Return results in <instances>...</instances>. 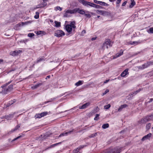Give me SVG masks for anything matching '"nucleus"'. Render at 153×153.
<instances>
[{
  "instance_id": "nucleus-42",
  "label": "nucleus",
  "mask_w": 153,
  "mask_h": 153,
  "mask_svg": "<svg viewBox=\"0 0 153 153\" xmlns=\"http://www.w3.org/2000/svg\"><path fill=\"white\" fill-rule=\"evenodd\" d=\"M61 143V142H59V143H55V144H53L51 145L50 146V148L53 147H54V146H57L58 144H60Z\"/></svg>"
},
{
  "instance_id": "nucleus-31",
  "label": "nucleus",
  "mask_w": 153,
  "mask_h": 153,
  "mask_svg": "<svg viewBox=\"0 0 153 153\" xmlns=\"http://www.w3.org/2000/svg\"><path fill=\"white\" fill-rule=\"evenodd\" d=\"M43 7H43V5H42L41 3H40V4H38V5H37L35 7H34V9H37V8Z\"/></svg>"
},
{
  "instance_id": "nucleus-38",
  "label": "nucleus",
  "mask_w": 153,
  "mask_h": 153,
  "mask_svg": "<svg viewBox=\"0 0 153 153\" xmlns=\"http://www.w3.org/2000/svg\"><path fill=\"white\" fill-rule=\"evenodd\" d=\"M39 13L38 12H36V15L34 17L35 19H38L39 18Z\"/></svg>"
},
{
  "instance_id": "nucleus-4",
  "label": "nucleus",
  "mask_w": 153,
  "mask_h": 153,
  "mask_svg": "<svg viewBox=\"0 0 153 153\" xmlns=\"http://www.w3.org/2000/svg\"><path fill=\"white\" fill-rule=\"evenodd\" d=\"M13 85H9L8 88H5L2 90V91L0 92V94L1 93L3 94H5L8 93L9 92L11 91L13 88Z\"/></svg>"
},
{
  "instance_id": "nucleus-15",
  "label": "nucleus",
  "mask_w": 153,
  "mask_h": 153,
  "mask_svg": "<svg viewBox=\"0 0 153 153\" xmlns=\"http://www.w3.org/2000/svg\"><path fill=\"white\" fill-rule=\"evenodd\" d=\"M151 136V134L149 133L148 134L144 136L142 139L141 140L142 141H144V140L149 139Z\"/></svg>"
},
{
  "instance_id": "nucleus-23",
  "label": "nucleus",
  "mask_w": 153,
  "mask_h": 153,
  "mask_svg": "<svg viewBox=\"0 0 153 153\" xmlns=\"http://www.w3.org/2000/svg\"><path fill=\"white\" fill-rule=\"evenodd\" d=\"M46 34V33L43 31H37L36 33V34L38 35H42V36L43 35H45Z\"/></svg>"
},
{
  "instance_id": "nucleus-35",
  "label": "nucleus",
  "mask_w": 153,
  "mask_h": 153,
  "mask_svg": "<svg viewBox=\"0 0 153 153\" xmlns=\"http://www.w3.org/2000/svg\"><path fill=\"white\" fill-rule=\"evenodd\" d=\"M147 32L149 33H153V27L150 28L149 30H147Z\"/></svg>"
},
{
  "instance_id": "nucleus-60",
  "label": "nucleus",
  "mask_w": 153,
  "mask_h": 153,
  "mask_svg": "<svg viewBox=\"0 0 153 153\" xmlns=\"http://www.w3.org/2000/svg\"><path fill=\"white\" fill-rule=\"evenodd\" d=\"M85 30H83L82 31V34H85Z\"/></svg>"
},
{
  "instance_id": "nucleus-63",
  "label": "nucleus",
  "mask_w": 153,
  "mask_h": 153,
  "mask_svg": "<svg viewBox=\"0 0 153 153\" xmlns=\"http://www.w3.org/2000/svg\"><path fill=\"white\" fill-rule=\"evenodd\" d=\"M3 62V60L2 59H0V64Z\"/></svg>"
},
{
  "instance_id": "nucleus-22",
  "label": "nucleus",
  "mask_w": 153,
  "mask_h": 153,
  "mask_svg": "<svg viewBox=\"0 0 153 153\" xmlns=\"http://www.w3.org/2000/svg\"><path fill=\"white\" fill-rule=\"evenodd\" d=\"M147 121L145 117L143 118L141 120L139 121V123L140 124H144L146 123Z\"/></svg>"
},
{
  "instance_id": "nucleus-62",
  "label": "nucleus",
  "mask_w": 153,
  "mask_h": 153,
  "mask_svg": "<svg viewBox=\"0 0 153 153\" xmlns=\"http://www.w3.org/2000/svg\"><path fill=\"white\" fill-rule=\"evenodd\" d=\"M31 22V21H28L25 22V23L27 24L28 23H30Z\"/></svg>"
},
{
  "instance_id": "nucleus-25",
  "label": "nucleus",
  "mask_w": 153,
  "mask_h": 153,
  "mask_svg": "<svg viewBox=\"0 0 153 153\" xmlns=\"http://www.w3.org/2000/svg\"><path fill=\"white\" fill-rule=\"evenodd\" d=\"M82 82H83V81L79 80L78 82H76L75 85L77 86H79L82 84Z\"/></svg>"
},
{
  "instance_id": "nucleus-46",
  "label": "nucleus",
  "mask_w": 153,
  "mask_h": 153,
  "mask_svg": "<svg viewBox=\"0 0 153 153\" xmlns=\"http://www.w3.org/2000/svg\"><path fill=\"white\" fill-rule=\"evenodd\" d=\"M11 82V81H10V82H9L8 83H6L5 85H3L2 86H1V87L3 88L4 87H5V86H7Z\"/></svg>"
},
{
  "instance_id": "nucleus-30",
  "label": "nucleus",
  "mask_w": 153,
  "mask_h": 153,
  "mask_svg": "<svg viewBox=\"0 0 153 153\" xmlns=\"http://www.w3.org/2000/svg\"><path fill=\"white\" fill-rule=\"evenodd\" d=\"M97 13L100 14L102 15H103L105 12L103 11L100 10H97L96 11Z\"/></svg>"
},
{
  "instance_id": "nucleus-47",
  "label": "nucleus",
  "mask_w": 153,
  "mask_h": 153,
  "mask_svg": "<svg viewBox=\"0 0 153 153\" xmlns=\"http://www.w3.org/2000/svg\"><path fill=\"white\" fill-rule=\"evenodd\" d=\"M43 60H44L43 59V58H40L39 59H37V62H40Z\"/></svg>"
},
{
  "instance_id": "nucleus-13",
  "label": "nucleus",
  "mask_w": 153,
  "mask_h": 153,
  "mask_svg": "<svg viewBox=\"0 0 153 153\" xmlns=\"http://www.w3.org/2000/svg\"><path fill=\"white\" fill-rule=\"evenodd\" d=\"M76 13L78 12L81 14H84L85 13V11L82 9H80L79 8H76Z\"/></svg>"
},
{
  "instance_id": "nucleus-29",
  "label": "nucleus",
  "mask_w": 153,
  "mask_h": 153,
  "mask_svg": "<svg viewBox=\"0 0 153 153\" xmlns=\"http://www.w3.org/2000/svg\"><path fill=\"white\" fill-rule=\"evenodd\" d=\"M100 4L102 5V6H109V4H108L103 1H100Z\"/></svg>"
},
{
  "instance_id": "nucleus-61",
  "label": "nucleus",
  "mask_w": 153,
  "mask_h": 153,
  "mask_svg": "<svg viewBox=\"0 0 153 153\" xmlns=\"http://www.w3.org/2000/svg\"><path fill=\"white\" fill-rule=\"evenodd\" d=\"M96 39V37H93L91 39V40L92 41H93V40H95Z\"/></svg>"
},
{
  "instance_id": "nucleus-24",
  "label": "nucleus",
  "mask_w": 153,
  "mask_h": 153,
  "mask_svg": "<svg viewBox=\"0 0 153 153\" xmlns=\"http://www.w3.org/2000/svg\"><path fill=\"white\" fill-rule=\"evenodd\" d=\"M131 3L129 7L130 8H132L135 4V3L134 0H131Z\"/></svg>"
},
{
  "instance_id": "nucleus-12",
  "label": "nucleus",
  "mask_w": 153,
  "mask_h": 153,
  "mask_svg": "<svg viewBox=\"0 0 153 153\" xmlns=\"http://www.w3.org/2000/svg\"><path fill=\"white\" fill-rule=\"evenodd\" d=\"M128 105L127 104H125L121 105L119 108H118V112H120L124 108H126L128 107Z\"/></svg>"
},
{
  "instance_id": "nucleus-34",
  "label": "nucleus",
  "mask_w": 153,
  "mask_h": 153,
  "mask_svg": "<svg viewBox=\"0 0 153 153\" xmlns=\"http://www.w3.org/2000/svg\"><path fill=\"white\" fill-rule=\"evenodd\" d=\"M140 43V41H134L131 43V45H137Z\"/></svg>"
},
{
  "instance_id": "nucleus-45",
  "label": "nucleus",
  "mask_w": 153,
  "mask_h": 153,
  "mask_svg": "<svg viewBox=\"0 0 153 153\" xmlns=\"http://www.w3.org/2000/svg\"><path fill=\"white\" fill-rule=\"evenodd\" d=\"M97 134V133H95L94 134H91V135L90 136H89V137L90 138L93 137H95L96 135Z\"/></svg>"
},
{
  "instance_id": "nucleus-37",
  "label": "nucleus",
  "mask_w": 153,
  "mask_h": 153,
  "mask_svg": "<svg viewBox=\"0 0 153 153\" xmlns=\"http://www.w3.org/2000/svg\"><path fill=\"white\" fill-rule=\"evenodd\" d=\"M111 107V105L110 104H108L104 106V108L105 109H107Z\"/></svg>"
},
{
  "instance_id": "nucleus-21",
  "label": "nucleus",
  "mask_w": 153,
  "mask_h": 153,
  "mask_svg": "<svg viewBox=\"0 0 153 153\" xmlns=\"http://www.w3.org/2000/svg\"><path fill=\"white\" fill-rule=\"evenodd\" d=\"M147 121L145 117L143 118L141 120L139 121V123L140 124H144L146 123Z\"/></svg>"
},
{
  "instance_id": "nucleus-55",
  "label": "nucleus",
  "mask_w": 153,
  "mask_h": 153,
  "mask_svg": "<svg viewBox=\"0 0 153 153\" xmlns=\"http://www.w3.org/2000/svg\"><path fill=\"white\" fill-rule=\"evenodd\" d=\"M121 0H117L116 4H119L121 2Z\"/></svg>"
},
{
  "instance_id": "nucleus-2",
  "label": "nucleus",
  "mask_w": 153,
  "mask_h": 153,
  "mask_svg": "<svg viewBox=\"0 0 153 153\" xmlns=\"http://www.w3.org/2000/svg\"><path fill=\"white\" fill-rule=\"evenodd\" d=\"M75 25V22L73 21L71 22L70 24L66 25L65 28L67 31L70 33H71L72 30H74V29L76 28Z\"/></svg>"
},
{
  "instance_id": "nucleus-49",
  "label": "nucleus",
  "mask_w": 153,
  "mask_h": 153,
  "mask_svg": "<svg viewBox=\"0 0 153 153\" xmlns=\"http://www.w3.org/2000/svg\"><path fill=\"white\" fill-rule=\"evenodd\" d=\"M99 114H96V117L94 118V120H97L98 119L97 117H99Z\"/></svg>"
},
{
  "instance_id": "nucleus-6",
  "label": "nucleus",
  "mask_w": 153,
  "mask_h": 153,
  "mask_svg": "<svg viewBox=\"0 0 153 153\" xmlns=\"http://www.w3.org/2000/svg\"><path fill=\"white\" fill-rule=\"evenodd\" d=\"M152 63L151 62H147L144 64H143L142 65L138 67V68L139 69L143 70L147 68L151 65L152 64Z\"/></svg>"
},
{
  "instance_id": "nucleus-59",
  "label": "nucleus",
  "mask_w": 153,
  "mask_h": 153,
  "mask_svg": "<svg viewBox=\"0 0 153 153\" xmlns=\"http://www.w3.org/2000/svg\"><path fill=\"white\" fill-rule=\"evenodd\" d=\"M153 100V99H152V98L150 99V100L148 101V102H152Z\"/></svg>"
},
{
  "instance_id": "nucleus-48",
  "label": "nucleus",
  "mask_w": 153,
  "mask_h": 153,
  "mask_svg": "<svg viewBox=\"0 0 153 153\" xmlns=\"http://www.w3.org/2000/svg\"><path fill=\"white\" fill-rule=\"evenodd\" d=\"M84 147V145H81L79 146V147L77 148V149H79V151L80 150L83 148Z\"/></svg>"
},
{
  "instance_id": "nucleus-43",
  "label": "nucleus",
  "mask_w": 153,
  "mask_h": 153,
  "mask_svg": "<svg viewBox=\"0 0 153 153\" xmlns=\"http://www.w3.org/2000/svg\"><path fill=\"white\" fill-rule=\"evenodd\" d=\"M34 35H35L33 33H29L28 34L27 36L28 37H32L33 36H34Z\"/></svg>"
},
{
  "instance_id": "nucleus-5",
  "label": "nucleus",
  "mask_w": 153,
  "mask_h": 153,
  "mask_svg": "<svg viewBox=\"0 0 153 153\" xmlns=\"http://www.w3.org/2000/svg\"><path fill=\"white\" fill-rule=\"evenodd\" d=\"M65 35L64 32L62 30H56L54 33V36L58 37H62Z\"/></svg>"
},
{
  "instance_id": "nucleus-44",
  "label": "nucleus",
  "mask_w": 153,
  "mask_h": 153,
  "mask_svg": "<svg viewBox=\"0 0 153 153\" xmlns=\"http://www.w3.org/2000/svg\"><path fill=\"white\" fill-rule=\"evenodd\" d=\"M74 153H80V152H79V149H75L73 151Z\"/></svg>"
},
{
  "instance_id": "nucleus-52",
  "label": "nucleus",
  "mask_w": 153,
  "mask_h": 153,
  "mask_svg": "<svg viewBox=\"0 0 153 153\" xmlns=\"http://www.w3.org/2000/svg\"><path fill=\"white\" fill-rule=\"evenodd\" d=\"M94 2L95 3H96L97 4H100V1H98L97 0H94Z\"/></svg>"
},
{
  "instance_id": "nucleus-10",
  "label": "nucleus",
  "mask_w": 153,
  "mask_h": 153,
  "mask_svg": "<svg viewBox=\"0 0 153 153\" xmlns=\"http://www.w3.org/2000/svg\"><path fill=\"white\" fill-rule=\"evenodd\" d=\"M123 51L122 50H121L119 52L117 53L114 56V58L115 59L117 58L120 56L122 55L123 53Z\"/></svg>"
},
{
  "instance_id": "nucleus-32",
  "label": "nucleus",
  "mask_w": 153,
  "mask_h": 153,
  "mask_svg": "<svg viewBox=\"0 0 153 153\" xmlns=\"http://www.w3.org/2000/svg\"><path fill=\"white\" fill-rule=\"evenodd\" d=\"M48 0H43V2L41 3L42 5H43V7H44L47 4V3H46L47 1Z\"/></svg>"
},
{
  "instance_id": "nucleus-16",
  "label": "nucleus",
  "mask_w": 153,
  "mask_h": 153,
  "mask_svg": "<svg viewBox=\"0 0 153 153\" xmlns=\"http://www.w3.org/2000/svg\"><path fill=\"white\" fill-rule=\"evenodd\" d=\"M90 104V103L89 102L86 103L82 105V106H79V108L80 109H84L89 106Z\"/></svg>"
},
{
  "instance_id": "nucleus-19",
  "label": "nucleus",
  "mask_w": 153,
  "mask_h": 153,
  "mask_svg": "<svg viewBox=\"0 0 153 153\" xmlns=\"http://www.w3.org/2000/svg\"><path fill=\"white\" fill-rule=\"evenodd\" d=\"M147 121L153 120V114L149 116H146L145 117Z\"/></svg>"
},
{
  "instance_id": "nucleus-40",
  "label": "nucleus",
  "mask_w": 153,
  "mask_h": 153,
  "mask_svg": "<svg viewBox=\"0 0 153 153\" xmlns=\"http://www.w3.org/2000/svg\"><path fill=\"white\" fill-rule=\"evenodd\" d=\"M151 124L150 123H149L148 124H147L146 126V128L148 130L151 127Z\"/></svg>"
},
{
  "instance_id": "nucleus-27",
  "label": "nucleus",
  "mask_w": 153,
  "mask_h": 153,
  "mask_svg": "<svg viewBox=\"0 0 153 153\" xmlns=\"http://www.w3.org/2000/svg\"><path fill=\"white\" fill-rule=\"evenodd\" d=\"M54 23L55 24V26L57 27H59L60 26L61 23L59 22H58L56 21L54 22Z\"/></svg>"
},
{
  "instance_id": "nucleus-3",
  "label": "nucleus",
  "mask_w": 153,
  "mask_h": 153,
  "mask_svg": "<svg viewBox=\"0 0 153 153\" xmlns=\"http://www.w3.org/2000/svg\"><path fill=\"white\" fill-rule=\"evenodd\" d=\"M112 43H111L109 39H106L104 42L102 46V48L104 50L105 48H108L109 47H111L112 45Z\"/></svg>"
},
{
  "instance_id": "nucleus-41",
  "label": "nucleus",
  "mask_w": 153,
  "mask_h": 153,
  "mask_svg": "<svg viewBox=\"0 0 153 153\" xmlns=\"http://www.w3.org/2000/svg\"><path fill=\"white\" fill-rule=\"evenodd\" d=\"M35 117L36 118H39L42 117L41 115V113L36 114Z\"/></svg>"
},
{
  "instance_id": "nucleus-26",
  "label": "nucleus",
  "mask_w": 153,
  "mask_h": 153,
  "mask_svg": "<svg viewBox=\"0 0 153 153\" xmlns=\"http://www.w3.org/2000/svg\"><path fill=\"white\" fill-rule=\"evenodd\" d=\"M109 126L108 123H106L103 124L102 126V128L103 129H106L108 128Z\"/></svg>"
},
{
  "instance_id": "nucleus-50",
  "label": "nucleus",
  "mask_w": 153,
  "mask_h": 153,
  "mask_svg": "<svg viewBox=\"0 0 153 153\" xmlns=\"http://www.w3.org/2000/svg\"><path fill=\"white\" fill-rule=\"evenodd\" d=\"M27 41H28V40L27 39H25V40H21V41H20V42H24V43H25Z\"/></svg>"
},
{
  "instance_id": "nucleus-1",
  "label": "nucleus",
  "mask_w": 153,
  "mask_h": 153,
  "mask_svg": "<svg viewBox=\"0 0 153 153\" xmlns=\"http://www.w3.org/2000/svg\"><path fill=\"white\" fill-rule=\"evenodd\" d=\"M78 1L80 3L82 4L83 5L86 7L89 6L96 8H99L100 7V6L99 5H96L93 3L86 1L85 0H78Z\"/></svg>"
},
{
  "instance_id": "nucleus-39",
  "label": "nucleus",
  "mask_w": 153,
  "mask_h": 153,
  "mask_svg": "<svg viewBox=\"0 0 153 153\" xmlns=\"http://www.w3.org/2000/svg\"><path fill=\"white\" fill-rule=\"evenodd\" d=\"M47 114H48V112H44L41 113V115L42 117H43L45 116Z\"/></svg>"
},
{
  "instance_id": "nucleus-33",
  "label": "nucleus",
  "mask_w": 153,
  "mask_h": 153,
  "mask_svg": "<svg viewBox=\"0 0 153 153\" xmlns=\"http://www.w3.org/2000/svg\"><path fill=\"white\" fill-rule=\"evenodd\" d=\"M54 10L56 11H57L58 10H59L60 11H61L62 10V8L61 7H59L57 6V7H55L54 8Z\"/></svg>"
},
{
  "instance_id": "nucleus-56",
  "label": "nucleus",
  "mask_w": 153,
  "mask_h": 153,
  "mask_svg": "<svg viewBox=\"0 0 153 153\" xmlns=\"http://www.w3.org/2000/svg\"><path fill=\"white\" fill-rule=\"evenodd\" d=\"M127 1H125L122 4V6H125L126 4L127 3Z\"/></svg>"
},
{
  "instance_id": "nucleus-58",
  "label": "nucleus",
  "mask_w": 153,
  "mask_h": 153,
  "mask_svg": "<svg viewBox=\"0 0 153 153\" xmlns=\"http://www.w3.org/2000/svg\"><path fill=\"white\" fill-rule=\"evenodd\" d=\"M109 81V79L106 80L104 82V83L105 84L106 83L108 82Z\"/></svg>"
},
{
  "instance_id": "nucleus-51",
  "label": "nucleus",
  "mask_w": 153,
  "mask_h": 153,
  "mask_svg": "<svg viewBox=\"0 0 153 153\" xmlns=\"http://www.w3.org/2000/svg\"><path fill=\"white\" fill-rule=\"evenodd\" d=\"M109 92V90L108 89H106L105 91L103 93V95H104L105 94Z\"/></svg>"
},
{
  "instance_id": "nucleus-28",
  "label": "nucleus",
  "mask_w": 153,
  "mask_h": 153,
  "mask_svg": "<svg viewBox=\"0 0 153 153\" xmlns=\"http://www.w3.org/2000/svg\"><path fill=\"white\" fill-rule=\"evenodd\" d=\"M41 85V84H40V83L36 84V85L32 86V88L33 89H34L37 88V87H38L39 86H40Z\"/></svg>"
},
{
  "instance_id": "nucleus-54",
  "label": "nucleus",
  "mask_w": 153,
  "mask_h": 153,
  "mask_svg": "<svg viewBox=\"0 0 153 153\" xmlns=\"http://www.w3.org/2000/svg\"><path fill=\"white\" fill-rule=\"evenodd\" d=\"M140 91H141V89H139L137 90L136 91H134V93H135V94H136L137 93L139 92Z\"/></svg>"
},
{
  "instance_id": "nucleus-57",
  "label": "nucleus",
  "mask_w": 153,
  "mask_h": 153,
  "mask_svg": "<svg viewBox=\"0 0 153 153\" xmlns=\"http://www.w3.org/2000/svg\"><path fill=\"white\" fill-rule=\"evenodd\" d=\"M105 153H112L111 150H108Z\"/></svg>"
},
{
  "instance_id": "nucleus-17",
  "label": "nucleus",
  "mask_w": 153,
  "mask_h": 153,
  "mask_svg": "<svg viewBox=\"0 0 153 153\" xmlns=\"http://www.w3.org/2000/svg\"><path fill=\"white\" fill-rule=\"evenodd\" d=\"M14 113L13 114H9L8 115L5 116V118L7 120H11L14 116Z\"/></svg>"
},
{
  "instance_id": "nucleus-11",
  "label": "nucleus",
  "mask_w": 153,
  "mask_h": 153,
  "mask_svg": "<svg viewBox=\"0 0 153 153\" xmlns=\"http://www.w3.org/2000/svg\"><path fill=\"white\" fill-rule=\"evenodd\" d=\"M74 131V129H72V130L68 131L67 132H66L65 133L61 134L59 136V137H61L65 135H67L68 134H70L72 132Z\"/></svg>"
},
{
  "instance_id": "nucleus-7",
  "label": "nucleus",
  "mask_w": 153,
  "mask_h": 153,
  "mask_svg": "<svg viewBox=\"0 0 153 153\" xmlns=\"http://www.w3.org/2000/svg\"><path fill=\"white\" fill-rule=\"evenodd\" d=\"M76 8L72 10H68L65 11L64 16L67 17L68 14H74L76 13Z\"/></svg>"
},
{
  "instance_id": "nucleus-53",
  "label": "nucleus",
  "mask_w": 153,
  "mask_h": 153,
  "mask_svg": "<svg viewBox=\"0 0 153 153\" xmlns=\"http://www.w3.org/2000/svg\"><path fill=\"white\" fill-rule=\"evenodd\" d=\"M85 16H86L87 17H88V18H90L91 17V16L90 14H84Z\"/></svg>"
},
{
  "instance_id": "nucleus-14",
  "label": "nucleus",
  "mask_w": 153,
  "mask_h": 153,
  "mask_svg": "<svg viewBox=\"0 0 153 153\" xmlns=\"http://www.w3.org/2000/svg\"><path fill=\"white\" fill-rule=\"evenodd\" d=\"M128 69H126L120 75L122 77H124L127 74H128Z\"/></svg>"
},
{
  "instance_id": "nucleus-36",
  "label": "nucleus",
  "mask_w": 153,
  "mask_h": 153,
  "mask_svg": "<svg viewBox=\"0 0 153 153\" xmlns=\"http://www.w3.org/2000/svg\"><path fill=\"white\" fill-rule=\"evenodd\" d=\"M14 100V101H13L9 102V103L7 105V106H6V107L9 106L10 105L14 102H15V100Z\"/></svg>"
},
{
  "instance_id": "nucleus-9",
  "label": "nucleus",
  "mask_w": 153,
  "mask_h": 153,
  "mask_svg": "<svg viewBox=\"0 0 153 153\" xmlns=\"http://www.w3.org/2000/svg\"><path fill=\"white\" fill-rule=\"evenodd\" d=\"M22 52V51L19 50H16L10 53V54L13 56H15L18 55Z\"/></svg>"
},
{
  "instance_id": "nucleus-18",
  "label": "nucleus",
  "mask_w": 153,
  "mask_h": 153,
  "mask_svg": "<svg viewBox=\"0 0 153 153\" xmlns=\"http://www.w3.org/2000/svg\"><path fill=\"white\" fill-rule=\"evenodd\" d=\"M20 127V126L19 125H17L13 129H12L11 131H10L8 133V134H10L17 130Z\"/></svg>"
},
{
  "instance_id": "nucleus-20",
  "label": "nucleus",
  "mask_w": 153,
  "mask_h": 153,
  "mask_svg": "<svg viewBox=\"0 0 153 153\" xmlns=\"http://www.w3.org/2000/svg\"><path fill=\"white\" fill-rule=\"evenodd\" d=\"M25 136V134H24L22 133L20 134H19V135L17 137L14 139L13 140H12V141H15L16 140H17L18 139H19L21 137H23Z\"/></svg>"
},
{
  "instance_id": "nucleus-64",
  "label": "nucleus",
  "mask_w": 153,
  "mask_h": 153,
  "mask_svg": "<svg viewBox=\"0 0 153 153\" xmlns=\"http://www.w3.org/2000/svg\"><path fill=\"white\" fill-rule=\"evenodd\" d=\"M50 77V76H48L46 77V79H47V78H49Z\"/></svg>"
},
{
  "instance_id": "nucleus-8",
  "label": "nucleus",
  "mask_w": 153,
  "mask_h": 153,
  "mask_svg": "<svg viewBox=\"0 0 153 153\" xmlns=\"http://www.w3.org/2000/svg\"><path fill=\"white\" fill-rule=\"evenodd\" d=\"M111 150L112 153H120L121 151L120 147H117Z\"/></svg>"
}]
</instances>
